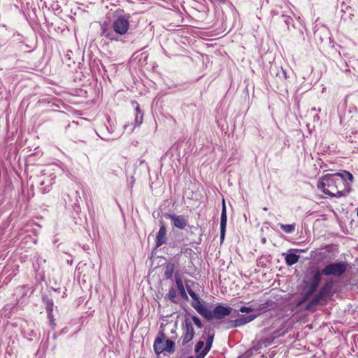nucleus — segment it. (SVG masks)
<instances>
[{"instance_id":"14","label":"nucleus","mask_w":358,"mask_h":358,"mask_svg":"<svg viewBox=\"0 0 358 358\" xmlns=\"http://www.w3.org/2000/svg\"><path fill=\"white\" fill-rule=\"evenodd\" d=\"M194 307L203 317L206 318L207 320L213 319V310H210L206 306L199 303L197 306H194Z\"/></svg>"},{"instance_id":"7","label":"nucleus","mask_w":358,"mask_h":358,"mask_svg":"<svg viewBox=\"0 0 358 358\" xmlns=\"http://www.w3.org/2000/svg\"><path fill=\"white\" fill-rule=\"evenodd\" d=\"M194 331L192 324L189 320H185V329L182 336V344L184 345L192 340Z\"/></svg>"},{"instance_id":"24","label":"nucleus","mask_w":358,"mask_h":358,"mask_svg":"<svg viewBox=\"0 0 358 358\" xmlns=\"http://www.w3.org/2000/svg\"><path fill=\"white\" fill-rule=\"evenodd\" d=\"M239 310L241 313H250L253 310V308L252 307H246V306H242Z\"/></svg>"},{"instance_id":"3","label":"nucleus","mask_w":358,"mask_h":358,"mask_svg":"<svg viewBox=\"0 0 358 358\" xmlns=\"http://www.w3.org/2000/svg\"><path fill=\"white\" fill-rule=\"evenodd\" d=\"M321 275L322 273L320 271H317L310 278L306 281L303 289L305 296L298 302V307H301L305 303L308 298L315 292L321 281Z\"/></svg>"},{"instance_id":"37","label":"nucleus","mask_w":358,"mask_h":358,"mask_svg":"<svg viewBox=\"0 0 358 358\" xmlns=\"http://www.w3.org/2000/svg\"><path fill=\"white\" fill-rule=\"evenodd\" d=\"M238 358H245V357H239Z\"/></svg>"},{"instance_id":"8","label":"nucleus","mask_w":358,"mask_h":358,"mask_svg":"<svg viewBox=\"0 0 358 358\" xmlns=\"http://www.w3.org/2000/svg\"><path fill=\"white\" fill-rule=\"evenodd\" d=\"M166 217L169 218L173 222V225L180 229H184L188 223L187 217L185 215L169 214L167 215Z\"/></svg>"},{"instance_id":"26","label":"nucleus","mask_w":358,"mask_h":358,"mask_svg":"<svg viewBox=\"0 0 358 358\" xmlns=\"http://www.w3.org/2000/svg\"><path fill=\"white\" fill-rule=\"evenodd\" d=\"M282 17H285L284 21H285V22L287 25H289V24L291 23V22L292 21V18H291V17H289V16H286V15H282Z\"/></svg>"},{"instance_id":"27","label":"nucleus","mask_w":358,"mask_h":358,"mask_svg":"<svg viewBox=\"0 0 358 358\" xmlns=\"http://www.w3.org/2000/svg\"><path fill=\"white\" fill-rule=\"evenodd\" d=\"M211 3H220V4H224L227 3V0H209Z\"/></svg>"},{"instance_id":"38","label":"nucleus","mask_w":358,"mask_h":358,"mask_svg":"<svg viewBox=\"0 0 358 358\" xmlns=\"http://www.w3.org/2000/svg\"><path fill=\"white\" fill-rule=\"evenodd\" d=\"M357 217H358V207H357Z\"/></svg>"},{"instance_id":"11","label":"nucleus","mask_w":358,"mask_h":358,"mask_svg":"<svg viewBox=\"0 0 358 358\" xmlns=\"http://www.w3.org/2000/svg\"><path fill=\"white\" fill-rule=\"evenodd\" d=\"M205 332L207 333V336H208L207 339H206V346L203 348V350H202V352L199 355V358L204 357V356L210 350V348L212 347L213 342V338H214V336H215L213 330L209 329L208 331H206V330H205Z\"/></svg>"},{"instance_id":"17","label":"nucleus","mask_w":358,"mask_h":358,"mask_svg":"<svg viewBox=\"0 0 358 358\" xmlns=\"http://www.w3.org/2000/svg\"><path fill=\"white\" fill-rule=\"evenodd\" d=\"M143 120V114L136 113L134 127L129 129L130 131H132L136 127L140 126L142 124Z\"/></svg>"},{"instance_id":"23","label":"nucleus","mask_w":358,"mask_h":358,"mask_svg":"<svg viewBox=\"0 0 358 358\" xmlns=\"http://www.w3.org/2000/svg\"><path fill=\"white\" fill-rule=\"evenodd\" d=\"M204 346V342L203 341H199L196 345L195 351L196 352H199L200 350H201Z\"/></svg>"},{"instance_id":"15","label":"nucleus","mask_w":358,"mask_h":358,"mask_svg":"<svg viewBox=\"0 0 358 358\" xmlns=\"http://www.w3.org/2000/svg\"><path fill=\"white\" fill-rule=\"evenodd\" d=\"M227 221V209H226L225 201L223 199L221 217H220V228H226Z\"/></svg>"},{"instance_id":"5","label":"nucleus","mask_w":358,"mask_h":358,"mask_svg":"<svg viewBox=\"0 0 358 358\" xmlns=\"http://www.w3.org/2000/svg\"><path fill=\"white\" fill-rule=\"evenodd\" d=\"M175 343L171 340H164L162 338H157L154 343V350L157 354L162 352L173 353Z\"/></svg>"},{"instance_id":"35","label":"nucleus","mask_w":358,"mask_h":358,"mask_svg":"<svg viewBox=\"0 0 358 358\" xmlns=\"http://www.w3.org/2000/svg\"><path fill=\"white\" fill-rule=\"evenodd\" d=\"M44 184H45L44 181H42V182H41V185H43Z\"/></svg>"},{"instance_id":"1","label":"nucleus","mask_w":358,"mask_h":358,"mask_svg":"<svg viewBox=\"0 0 358 358\" xmlns=\"http://www.w3.org/2000/svg\"><path fill=\"white\" fill-rule=\"evenodd\" d=\"M353 176L348 171L335 174H327L317 183L318 189L330 196L341 197L349 193Z\"/></svg>"},{"instance_id":"13","label":"nucleus","mask_w":358,"mask_h":358,"mask_svg":"<svg viewBox=\"0 0 358 358\" xmlns=\"http://www.w3.org/2000/svg\"><path fill=\"white\" fill-rule=\"evenodd\" d=\"M166 227L162 225L160 227L159 231L156 236V246L159 247L166 242Z\"/></svg>"},{"instance_id":"31","label":"nucleus","mask_w":358,"mask_h":358,"mask_svg":"<svg viewBox=\"0 0 358 358\" xmlns=\"http://www.w3.org/2000/svg\"><path fill=\"white\" fill-rule=\"evenodd\" d=\"M50 323H51V325H52V326H54V325H55V323H54V322H53V320H50Z\"/></svg>"},{"instance_id":"25","label":"nucleus","mask_w":358,"mask_h":358,"mask_svg":"<svg viewBox=\"0 0 358 358\" xmlns=\"http://www.w3.org/2000/svg\"><path fill=\"white\" fill-rule=\"evenodd\" d=\"M226 228H220V241H223L225 236Z\"/></svg>"},{"instance_id":"20","label":"nucleus","mask_w":358,"mask_h":358,"mask_svg":"<svg viewBox=\"0 0 358 358\" xmlns=\"http://www.w3.org/2000/svg\"><path fill=\"white\" fill-rule=\"evenodd\" d=\"M187 291H188V293H189V296H191V298L194 301H198V303H199V298H198L197 295L196 294V293L191 289H188Z\"/></svg>"},{"instance_id":"12","label":"nucleus","mask_w":358,"mask_h":358,"mask_svg":"<svg viewBox=\"0 0 358 358\" xmlns=\"http://www.w3.org/2000/svg\"><path fill=\"white\" fill-rule=\"evenodd\" d=\"M294 252H299V250L297 249H291L288 250L286 257H285V262L288 266H292L294 264H296L299 259V256L297 255Z\"/></svg>"},{"instance_id":"2","label":"nucleus","mask_w":358,"mask_h":358,"mask_svg":"<svg viewBox=\"0 0 358 358\" xmlns=\"http://www.w3.org/2000/svg\"><path fill=\"white\" fill-rule=\"evenodd\" d=\"M129 17L120 15L115 18L112 24L113 30L104 23L101 25V35L110 41H117V35L125 34L129 27Z\"/></svg>"},{"instance_id":"4","label":"nucleus","mask_w":358,"mask_h":358,"mask_svg":"<svg viewBox=\"0 0 358 358\" xmlns=\"http://www.w3.org/2000/svg\"><path fill=\"white\" fill-rule=\"evenodd\" d=\"M348 264L346 262H336L327 264L321 271L324 275L341 276L348 269Z\"/></svg>"},{"instance_id":"32","label":"nucleus","mask_w":358,"mask_h":358,"mask_svg":"<svg viewBox=\"0 0 358 358\" xmlns=\"http://www.w3.org/2000/svg\"><path fill=\"white\" fill-rule=\"evenodd\" d=\"M124 129H127L129 127V126L128 125H124Z\"/></svg>"},{"instance_id":"36","label":"nucleus","mask_w":358,"mask_h":358,"mask_svg":"<svg viewBox=\"0 0 358 358\" xmlns=\"http://www.w3.org/2000/svg\"><path fill=\"white\" fill-rule=\"evenodd\" d=\"M263 210H265V211H266V210H267V208H266V207H265V208H263Z\"/></svg>"},{"instance_id":"33","label":"nucleus","mask_w":358,"mask_h":358,"mask_svg":"<svg viewBox=\"0 0 358 358\" xmlns=\"http://www.w3.org/2000/svg\"><path fill=\"white\" fill-rule=\"evenodd\" d=\"M169 295H170L171 297H173L174 296V295L173 294H171V293H169Z\"/></svg>"},{"instance_id":"34","label":"nucleus","mask_w":358,"mask_h":358,"mask_svg":"<svg viewBox=\"0 0 358 358\" xmlns=\"http://www.w3.org/2000/svg\"><path fill=\"white\" fill-rule=\"evenodd\" d=\"M268 345H271V342H268V343H266L265 344V346Z\"/></svg>"},{"instance_id":"22","label":"nucleus","mask_w":358,"mask_h":358,"mask_svg":"<svg viewBox=\"0 0 358 358\" xmlns=\"http://www.w3.org/2000/svg\"><path fill=\"white\" fill-rule=\"evenodd\" d=\"M277 75L279 76L280 77L282 76L285 80H287L288 78V76L286 71L282 67L280 69V72H278Z\"/></svg>"},{"instance_id":"16","label":"nucleus","mask_w":358,"mask_h":358,"mask_svg":"<svg viewBox=\"0 0 358 358\" xmlns=\"http://www.w3.org/2000/svg\"><path fill=\"white\" fill-rule=\"evenodd\" d=\"M280 229L287 234H291L295 231L296 225L295 224H279Z\"/></svg>"},{"instance_id":"29","label":"nucleus","mask_w":358,"mask_h":358,"mask_svg":"<svg viewBox=\"0 0 358 358\" xmlns=\"http://www.w3.org/2000/svg\"><path fill=\"white\" fill-rule=\"evenodd\" d=\"M50 187H45L43 189V193H45V192H48L50 191Z\"/></svg>"},{"instance_id":"19","label":"nucleus","mask_w":358,"mask_h":358,"mask_svg":"<svg viewBox=\"0 0 358 358\" xmlns=\"http://www.w3.org/2000/svg\"><path fill=\"white\" fill-rule=\"evenodd\" d=\"M175 280H176L177 287H178L179 292L182 294H185V287H184L182 281V280L180 279V276L178 274L175 275Z\"/></svg>"},{"instance_id":"9","label":"nucleus","mask_w":358,"mask_h":358,"mask_svg":"<svg viewBox=\"0 0 358 358\" xmlns=\"http://www.w3.org/2000/svg\"><path fill=\"white\" fill-rule=\"evenodd\" d=\"M257 317V315H241L239 318L231 320L229 322V325L227 327L228 329L229 328H234L237 327H240L244 324H246L252 320H254Z\"/></svg>"},{"instance_id":"28","label":"nucleus","mask_w":358,"mask_h":358,"mask_svg":"<svg viewBox=\"0 0 358 358\" xmlns=\"http://www.w3.org/2000/svg\"><path fill=\"white\" fill-rule=\"evenodd\" d=\"M133 104H136V106H135V111H136V113H138V114H143L142 113V111L140 109V107L138 106V104L136 103V102H133Z\"/></svg>"},{"instance_id":"10","label":"nucleus","mask_w":358,"mask_h":358,"mask_svg":"<svg viewBox=\"0 0 358 358\" xmlns=\"http://www.w3.org/2000/svg\"><path fill=\"white\" fill-rule=\"evenodd\" d=\"M231 312V308L224 306H217L212 311L213 318L222 319L229 315Z\"/></svg>"},{"instance_id":"6","label":"nucleus","mask_w":358,"mask_h":358,"mask_svg":"<svg viewBox=\"0 0 358 358\" xmlns=\"http://www.w3.org/2000/svg\"><path fill=\"white\" fill-rule=\"evenodd\" d=\"M330 289H331V285H330L326 284L325 285H324L320 289L319 293L317 295H315V297L306 305L305 309L306 310H309L313 306H316L317 304H318L319 302L320 301L321 299L323 296H327L329 294V292Z\"/></svg>"},{"instance_id":"30","label":"nucleus","mask_w":358,"mask_h":358,"mask_svg":"<svg viewBox=\"0 0 358 358\" xmlns=\"http://www.w3.org/2000/svg\"><path fill=\"white\" fill-rule=\"evenodd\" d=\"M54 182H55V178H50V185L53 184Z\"/></svg>"},{"instance_id":"21","label":"nucleus","mask_w":358,"mask_h":358,"mask_svg":"<svg viewBox=\"0 0 358 358\" xmlns=\"http://www.w3.org/2000/svg\"><path fill=\"white\" fill-rule=\"evenodd\" d=\"M192 321L194 322V323L195 324V325L198 328H201L202 327L201 322V320H199V318L198 317L193 316L192 317Z\"/></svg>"},{"instance_id":"18","label":"nucleus","mask_w":358,"mask_h":358,"mask_svg":"<svg viewBox=\"0 0 358 358\" xmlns=\"http://www.w3.org/2000/svg\"><path fill=\"white\" fill-rule=\"evenodd\" d=\"M174 265L173 264H167L165 271H164V276L167 278H171L174 272Z\"/></svg>"}]
</instances>
